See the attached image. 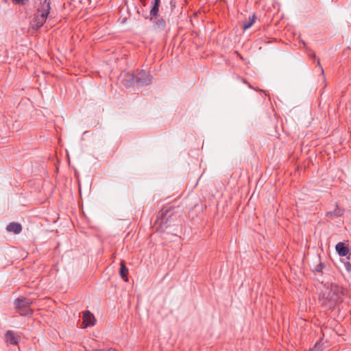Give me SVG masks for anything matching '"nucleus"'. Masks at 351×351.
Listing matches in <instances>:
<instances>
[{
    "label": "nucleus",
    "instance_id": "obj_1",
    "mask_svg": "<svg viewBox=\"0 0 351 351\" xmlns=\"http://www.w3.org/2000/svg\"><path fill=\"white\" fill-rule=\"evenodd\" d=\"M50 0H44L42 3H40L36 12L34 14V20L32 22V27L34 28H40L46 22L50 13Z\"/></svg>",
    "mask_w": 351,
    "mask_h": 351
},
{
    "label": "nucleus",
    "instance_id": "obj_2",
    "mask_svg": "<svg viewBox=\"0 0 351 351\" xmlns=\"http://www.w3.org/2000/svg\"><path fill=\"white\" fill-rule=\"evenodd\" d=\"M324 304L329 308L333 307L341 300V291L340 287L331 285L328 287L323 295Z\"/></svg>",
    "mask_w": 351,
    "mask_h": 351
},
{
    "label": "nucleus",
    "instance_id": "obj_3",
    "mask_svg": "<svg viewBox=\"0 0 351 351\" xmlns=\"http://www.w3.org/2000/svg\"><path fill=\"white\" fill-rule=\"evenodd\" d=\"M32 304V302L27 299L17 298L14 301L16 308L21 316H30L32 315L33 311L30 308Z\"/></svg>",
    "mask_w": 351,
    "mask_h": 351
},
{
    "label": "nucleus",
    "instance_id": "obj_4",
    "mask_svg": "<svg viewBox=\"0 0 351 351\" xmlns=\"http://www.w3.org/2000/svg\"><path fill=\"white\" fill-rule=\"evenodd\" d=\"M95 317L92 313H90L89 311L84 312L82 322L84 328L93 326L95 324Z\"/></svg>",
    "mask_w": 351,
    "mask_h": 351
},
{
    "label": "nucleus",
    "instance_id": "obj_5",
    "mask_svg": "<svg viewBox=\"0 0 351 351\" xmlns=\"http://www.w3.org/2000/svg\"><path fill=\"white\" fill-rule=\"evenodd\" d=\"M5 340L7 341L10 342L12 345H17L20 339L19 335L16 333L14 332L12 330H8L6 332L5 335Z\"/></svg>",
    "mask_w": 351,
    "mask_h": 351
},
{
    "label": "nucleus",
    "instance_id": "obj_6",
    "mask_svg": "<svg viewBox=\"0 0 351 351\" xmlns=\"http://www.w3.org/2000/svg\"><path fill=\"white\" fill-rule=\"evenodd\" d=\"M136 82L140 86L148 84L151 82V78L149 75H147L145 71H143L139 73V76L136 77Z\"/></svg>",
    "mask_w": 351,
    "mask_h": 351
},
{
    "label": "nucleus",
    "instance_id": "obj_7",
    "mask_svg": "<svg viewBox=\"0 0 351 351\" xmlns=\"http://www.w3.org/2000/svg\"><path fill=\"white\" fill-rule=\"evenodd\" d=\"M336 250L338 252L339 255L341 256H346L349 252V249L345 244L342 242H339L336 245Z\"/></svg>",
    "mask_w": 351,
    "mask_h": 351
},
{
    "label": "nucleus",
    "instance_id": "obj_8",
    "mask_svg": "<svg viewBox=\"0 0 351 351\" xmlns=\"http://www.w3.org/2000/svg\"><path fill=\"white\" fill-rule=\"evenodd\" d=\"M6 230L8 232H12L15 234H19L22 230V226L20 223L12 222L8 225Z\"/></svg>",
    "mask_w": 351,
    "mask_h": 351
},
{
    "label": "nucleus",
    "instance_id": "obj_9",
    "mask_svg": "<svg viewBox=\"0 0 351 351\" xmlns=\"http://www.w3.org/2000/svg\"><path fill=\"white\" fill-rule=\"evenodd\" d=\"M119 274H120L121 277L124 280L125 282L128 281V269L126 267L125 262L123 261H122L121 262V267H120Z\"/></svg>",
    "mask_w": 351,
    "mask_h": 351
},
{
    "label": "nucleus",
    "instance_id": "obj_10",
    "mask_svg": "<svg viewBox=\"0 0 351 351\" xmlns=\"http://www.w3.org/2000/svg\"><path fill=\"white\" fill-rule=\"evenodd\" d=\"M254 22H255V15L254 14L249 18L248 21H245L243 23V29L245 30L249 29L254 24Z\"/></svg>",
    "mask_w": 351,
    "mask_h": 351
},
{
    "label": "nucleus",
    "instance_id": "obj_11",
    "mask_svg": "<svg viewBox=\"0 0 351 351\" xmlns=\"http://www.w3.org/2000/svg\"><path fill=\"white\" fill-rule=\"evenodd\" d=\"M342 215H343V211L339 208L335 209L333 212H328L326 214V215L328 217H337L339 216H341Z\"/></svg>",
    "mask_w": 351,
    "mask_h": 351
},
{
    "label": "nucleus",
    "instance_id": "obj_12",
    "mask_svg": "<svg viewBox=\"0 0 351 351\" xmlns=\"http://www.w3.org/2000/svg\"><path fill=\"white\" fill-rule=\"evenodd\" d=\"M159 5H160L154 4L152 8L150 10V15L152 17H155L157 16L159 11Z\"/></svg>",
    "mask_w": 351,
    "mask_h": 351
},
{
    "label": "nucleus",
    "instance_id": "obj_13",
    "mask_svg": "<svg viewBox=\"0 0 351 351\" xmlns=\"http://www.w3.org/2000/svg\"><path fill=\"white\" fill-rule=\"evenodd\" d=\"M16 3L25 4L28 0H14Z\"/></svg>",
    "mask_w": 351,
    "mask_h": 351
},
{
    "label": "nucleus",
    "instance_id": "obj_14",
    "mask_svg": "<svg viewBox=\"0 0 351 351\" xmlns=\"http://www.w3.org/2000/svg\"><path fill=\"white\" fill-rule=\"evenodd\" d=\"M312 351H319V346L317 344H315Z\"/></svg>",
    "mask_w": 351,
    "mask_h": 351
},
{
    "label": "nucleus",
    "instance_id": "obj_15",
    "mask_svg": "<svg viewBox=\"0 0 351 351\" xmlns=\"http://www.w3.org/2000/svg\"><path fill=\"white\" fill-rule=\"evenodd\" d=\"M95 351H117V350L114 349L110 348V349H108V350H97Z\"/></svg>",
    "mask_w": 351,
    "mask_h": 351
},
{
    "label": "nucleus",
    "instance_id": "obj_16",
    "mask_svg": "<svg viewBox=\"0 0 351 351\" xmlns=\"http://www.w3.org/2000/svg\"><path fill=\"white\" fill-rule=\"evenodd\" d=\"M321 269H322V265H321V264H319V265L317 266V271H321Z\"/></svg>",
    "mask_w": 351,
    "mask_h": 351
},
{
    "label": "nucleus",
    "instance_id": "obj_17",
    "mask_svg": "<svg viewBox=\"0 0 351 351\" xmlns=\"http://www.w3.org/2000/svg\"><path fill=\"white\" fill-rule=\"evenodd\" d=\"M160 0H154V4L160 5Z\"/></svg>",
    "mask_w": 351,
    "mask_h": 351
},
{
    "label": "nucleus",
    "instance_id": "obj_18",
    "mask_svg": "<svg viewBox=\"0 0 351 351\" xmlns=\"http://www.w3.org/2000/svg\"><path fill=\"white\" fill-rule=\"evenodd\" d=\"M140 1L141 2V3H142L143 5H145L146 0H140Z\"/></svg>",
    "mask_w": 351,
    "mask_h": 351
}]
</instances>
